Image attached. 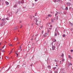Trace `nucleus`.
Returning a JSON list of instances; mask_svg holds the SVG:
<instances>
[{
	"label": "nucleus",
	"instance_id": "obj_1",
	"mask_svg": "<svg viewBox=\"0 0 73 73\" xmlns=\"http://www.w3.org/2000/svg\"><path fill=\"white\" fill-rule=\"evenodd\" d=\"M34 22L37 25H39L41 23L40 21H38V19L37 18H35L34 19Z\"/></svg>",
	"mask_w": 73,
	"mask_h": 73
},
{
	"label": "nucleus",
	"instance_id": "obj_2",
	"mask_svg": "<svg viewBox=\"0 0 73 73\" xmlns=\"http://www.w3.org/2000/svg\"><path fill=\"white\" fill-rule=\"evenodd\" d=\"M66 4L68 5V6H70L71 4L70 3L68 2Z\"/></svg>",
	"mask_w": 73,
	"mask_h": 73
},
{
	"label": "nucleus",
	"instance_id": "obj_3",
	"mask_svg": "<svg viewBox=\"0 0 73 73\" xmlns=\"http://www.w3.org/2000/svg\"><path fill=\"white\" fill-rule=\"evenodd\" d=\"M52 50H54V49L55 48V46H52Z\"/></svg>",
	"mask_w": 73,
	"mask_h": 73
},
{
	"label": "nucleus",
	"instance_id": "obj_4",
	"mask_svg": "<svg viewBox=\"0 0 73 73\" xmlns=\"http://www.w3.org/2000/svg\"><path fill=\"white\" fill-rule=\"evenodd\" d=\"M5 58H6V60H9V57L7 56H6L5 57Z\"/></svg>",
	"mask_w": 73,
	"mask_h": 73
},
{
	"label": "nucleus",
	"instance_id": "obj_5",
	"mask_svg": "<svg viewBox=\"0 0 73 73\" xmlns=\"http://www.w3.org/2000/svg\"><path fill=\"white\" fill-rule=\"evenodd\" d=\"M5 3L7 4V5H9V3L8 2L6 1Z\"/></svg>",
	"mask_w": 73,
	"mask_h": 73
},
{
	"label": "nucleus",
	"instance_id": "obj_6",
	"mask_svg": "<svg viewBox=\"0 0 73 73\" xmlns=\"http://www.w3.org/2000/svg\"><path fill=\"white\" fill-rule=\"evenodd\" d=\"M68 57H69V58H70L71 59H72V58H71V56L69 55Z\"/></svg>",
	"mask_w": 73,
	"mask_h": 73
},
{
	"label": "nucleus",
	"instance_id": "obj_7",
	"mask_svg": "<svg viewBox=\"0 0 73 73\" xmlns=\"http://www.w3.org/2000/svg\"><path fill=\"white\" fill-rule=\"evenodd\" d=\"M24 3V1L23 0H22V1H21V3L22 4H23V3Z\"/></svg>",
	"mask_w": 73,
	"mask_h": 73
},
{
	"label": "nucleus",
	"instance_id": "obj_8",
	"mask_svg": "<svg viewBox=\"0 0 73 73\" xmlns=\"http://www.w3.org/2000/svg\"><path fill=\"white\" fill-rule=\"evenodd\" d=\"M5 20V18H4V19H2L1 21H4V20Z\"/></svg>",
	"mask_w": 73,
	"mask_h": 73
},
{
	"label": "nucleus",
	"instance_id": "obj_9",
	"mask_svg": "<svg viewBox=\"0 0 73 73\" xmlns=\"http://www.w3.org/2000/svg\"><path fill=\"white\" fill-rule=\"evenodd\" d=\"M48 16L50 17H52V15H48Z\"/></svg>",
	"mask_w": 73,
	"mask_h": 73
},
{
	"label": "nucleus",
	"instance_id": "obj_10",
	"mask_svg": "<svg viewBox=\"0 0 73 73\" xmlns=\"http://www.w3.org/2000/svg\"><path fill=\"white\" fill-rule=\"evenodd\" d=\"M57 36V34L56 33H55L54 36Z\"/></svg>",
	"mask_w": 73,
	"mask_h": 73
},
{
	"label": "nucleus",
	"instance_id": "obj_11",
	"mask_svg": "<svg viewBox=\"0 0 73 73\" xmlns=\"http://www.w3.org/2000/svg\"><path fill=\"white\" fill-rule=\"evenodd\" d=\"M48 68L50 69V68H51V66H48Z\"/></svg>",
	"mask_w": 73,
	"mask_h": 73
},
{
	"label": "nucleus",
	"instance_id": "obj_12",
	"mask_svg": "<svg viewBox=\"0 0 73 73\" xmlns=\"http://www.w3.org/2000/svg\"><path fill=\"white\" fill-rule=\"evenodd\" d=\"M17 7V5H15L14 6V7Z\"/></svg>",
	"mask_w": 73,
	"mask_h": 73
},
{
	"label": "nucleus",
	"instance_id": "obj_13",
	"mask_svg": "<svg viewBox=\"0 0 73 73\" xmlns=\"http://www.w3.org/2000/svg\"><path fill=\"white\" fill-rule=\"evenodd\" d=\"M17 29V27H15V29L17 30V29Z\"/></svg>",
	"mask_w": 73,
	"mask_h": 73
},
{
	"label": "nucleus",
	"instance_id": "obj_14",
	"mask_svg": "<svg viewBox=\"0 0 73 73\" xmlns=\"http://www.w3.org/2000/svg\"><path fill=\"white\" fill-rule=\"evenodd\" d=\"M51 22H53V19H51Z\"/></svg>",
	"mask_w": 73,
	"mask_h": 73
},
{
	"label": "nucleus",
	"instance_id": "obj_15",
	"mask_svg": "<svg viewBox=\"0 0 73 73\" xmlns=\"http://www.w3.org/2000/svg\"><path fill=\"white\" fill-rule=\"evenodd\" d=\"M8 45H9V46H12V44H9Z\"/></svg>",
	"mask_w": 73,
	"mask_h": 73
},
{
	"label": "nucleus",
	"instance_id": "obj_16",
	"mask_svg": "<svg viewBox=\"0 0 73 73\" xmlns=\"http://www.w3.org/2000/svg\"><path fill=\"white\" fill-rule=\"evenodd\" d=\"M66 11H67V10H68V7H66Z\"/></svg>",
	"mask_w": 73,
	"mask_h": 73
},
{
	"label": "nucleus",
	"instance_id": "obj_17",
	"mask_svg": "<svg viewBox=\"0 0 73 73\" xmlns=\"http://www.w3.org/2000/svg\"><path fill=\"white\" fill-rule=\"evenodd\" d=\"M43 33V31H42V32L41 33L42 35Z\"/></svg>",
	"mask_w": 73,
	"mask_h": 73
},
{
	"label": "nucleus",
	"instance_id": "obj_18",
	"mask_svg": "<svg viewBox=\"0 0 73 73\" xmlns=\"http://www.w3.org/2000/svg\"><path fill=\"white\" fill-rule=\"evenodd\" d=\"M53 69H54V70L55 69H56V67H54L53 68Z\"/></svg>",
	"mask_w": 73,
	"mask_h": 73
},
{
	"label": "nucleus",
	"instance_id": "obj_19",
	"mask_svg": "<svg viewBox=\"0 0 73 73\" xmlns=\"http://www.w3.org/2000/svg\"><path fill=\"white\" fill-rule=\"evenodd\" d=\"M21 26L20 28H21L22 27H23V26L22 25H21Z\"/></svg>",
	"mask_w": 73,
	"mask_h": 73
},
{
	"label": "nucleus",
	"instance_id": "obj_20",
	"mask_svg": "<svg viewBox=\"0 0 73 73\" xmlns=\"http://www.w3.org/2000/svg\"><path fill=\"white\" fill-rule=\"evenodd\" d=\"M21 45L20 46V48H19V49L20 50V49H21Z\"/></svg>",
	"mask_w": 73,
	"mask_h": 73
},
{
	"label": "nucleus",
	"instance_id": "obj_21",
	"mask_svg": "<svg viewBox=\"0 0 73 73\" xmlns=\"http://www.w3.org/2000/svg\"><path fill=\"white\" fill-rule=\"evenodd\" d=\"M63 36L64 37L65 36V35H63Z\"/></svg>",
	"mask_w": 73,
	"mask_h": 73
},
{
	"label": "nucleus",
	"instance_id": "obj_22",
	"mask_svg": "<svg viewBox=\"0 0 73 73\" xmlns=\"http://www.w3.org/2000/svg\"><path fill=\"white\" fill-rule=\"evenodd\" d=\"M64 56V54L63 53H62V57H63Z\"/></svg>",
	"mask_w": 73,
	"mask_h": 73
},
{
	"label": "nucleus",
	"instance_id": "obj_23",
	"mask_svg": "<svg viewBox=\"0 0 73 73\" xmlns=\"http://www.w3.org/2000/svg\"><path fill=\"white\" fill-rule=\"evenodd\" d=\"M45 34L46 35H48L49 34L48 33L47 34V33H45Z\"/></svg>",
	"mask_w": 73,
	"mask_h": 73
},
{
	"label": "nucleus",
	"instance_id": "obj_24",
	"mask_svg": "<svg viewBox=\"0 0 73 73\" xmlns=\"http://www.w3.org/2000/svg\"><path fill=\"white\" fill-rule=\"evenodd\" d=\"M69 65L72 66V63H70V64H69Z\"/></svg>",
	"mask_w": 73,
	"mask_h": 73
},
{
	"label": "nucleus",
	"instance_id": "obj_25",
	"mask_svg": "<svg viewBox=\"0 0 73 73\" xmlns=\"http://www.w3.org/2000/svg\"><path fill=\"white\" fill-rule=\"evenodd\" d=\"M50 32V30H48L47 31V32L48 33H49V32Z\"/></svg>",
	"mask_w": 73,
	"mask_h": 73
},
{
	"label": "nucleus",
	"instance_id": "obj_26",
	"mask_svg": "<svg viewBox=\"0 0 73 73\" xmlns=\"http://www.w3.org/2000/svg\"><path fill=\"white\" fill-rule=\"evenodd\" d=\"M56 40H55V39L54 40V42H56Z\"/></svg>",
	"mask_w": 73,
	"mask_h": 73
},
{
	"label": "nucleus",
	"instance_id": "obj_27",
	"mask_svg": "<svg viewBox=\"0 0 73 73\" xmlns=\"http://www.w3.org/2000/svg\"><path fill=\"white\" fill-rule=\"evenodd\" d=\"M38 34H37V35H35V36H38Z\"/></svg>",
	"mask_w": 73,
	"mask_h": 73
},
{
	"label": "nucleus",
	"instance_id": "obj_28",
	"mask_svg": "<svg viewBox=\"0 0 73 73\" xmlns=\"http://www.w3.org/2000/svg\"><path fill=\"white\" fill-rule=\"evenodd\" d=\"M71 52H73V50H71Z\"/></svg>",
	"mask_w": 73,
	"mask_h": 73
},
{
	"label": "nucleus",
	"instance_id": "obj_29",
	"mask_svg": "<svg viewBox=\"0 0 73 73\" xmlns=\"http://www.w3.org/2000/svg\"><path fill=\"white\" fill-rule=\"evenodd\" d=\"M15 54H17V56H18V54L16 52L15 53Z\"/></svg>",
	"mask_w": 73,
	"mask_h": 73
},
{
	"label": "nucleus",
	"instance_id": "obj_30",
	"mask_svg": "<svg viewBox=\"0 0 73 73\" xmlns=\"http://www.w3.org/2000/svg\"><path fill=\"white\" fill-rule=\"evenodd\" d=\"M2 52H5V51H4V50H2Z\"/></svg>",
	"mask_w": 73,
	"mask_h": 73
},
{
	"label": "nucleus",
	"instance_id": "obj_31",
	"mask_svg": "<svg viewBox=\"0 0 73 73\" xmlns=\"http://www.w3.org/2000/svg\"><path fill=\"white\" fill-rule=\"evenodd\" d=\"M49 29H50V30L52 29V27H51V28H49Z\"/></svg>",
	"mask_w": 73,
	"mask_h": 73
},
{
	"label": "nucleus",
	"instance_id": "obj_32",
	"mask_svg": "<svg viewBox=\"0 0 73 73\" xmlns=\"http://www.w3.org/2000/svg\"><path fill=\"white\" fill-rule=\"evenodd\" d=\"M43 27V26H41V27H40V28H42Z\"/></svg>",
	"mask_w": 73,
	"mask_h": 73
},
{
	"label": "nucleus",
	"instance_id": "obj_33",
	"mask_svg": "<svg viewBox=\"0 0 73 73\" xmlns=\"http://www.w3.org/2000/svg\"><path fill=\"white\" fill-rule=\"evenodd\" d=\"M22 21H20V23H22Z\"/></svg>",
	"mask_w": 73,
	"mask_h": 73
},
{
	"label": "nucleus",
	"instance_id": "obj_34",
	"mask_svg": "<svg viewBox=\"0 0 73 73\" xmlns=\"http://www.w3.org/2000/svg\"><path fill=\"white\" fill-rule=\"evenodd\" d=\"M57 13H56L55 15V16H56L57 15Z\"/></svg>",
	"mask_w": 73,
	"mask_h": 73
},
{
	"label": "nucleus",
	"instance_id": "obj_35",
	"mask_svg": "<svg viewBox=\"0 0 73 73\" xmlns=\"http://www.w3.org/2000/svg\"><path fill=\"white\" fill-rule=\"evenodd\" d=\"M34 35H33L32 36V37H34Z\"/></svg>",
	"mask_w": 73,
	"mask_h": 73
},
{
	"label": "nucleus",
	"instance_id": "obj_36",
	"mask_svg": "<svg viewBox=\"0 0 73 73\" xmlns=\"http://www.w3.org/2000/svg\"><path fill=\"white\" fill-rule=\"evenodd\" d=\"M37 13H35V15H37Z\"/></svg>",
	"mask_w": 73,
	"mask_h": 73
},
{
	"label": "nucleus",
	"instance_id": "obj_37",
	"mask_svg": "<svg viewBox=\"0 0 73 73\" xmlns=\"http://www.w3.org/2000/svg\"><path fill=\"white\" fill-rule=\"evenodd\" d=\"M16 39V38H15L14 39H13L14 40H15V39Z\"/></svg>",
	"mask_w": 73,
	"mask_h": 73
},
{
	"label": "nucleus",
	"instance_id": "obj_38",
	"mask_svg": "<svg viewBox=\"0 0 73 73\" xmlns=\"http://www.w3.org/2000/svg\"><path fill=\"white\" fill-rule=\"evenodd\" d=\"M12 52V51H11L10 52V53H9V54H10Z\"/></svg>",
	"mask_w": 73,
	"mask_h": 73
},
{
	"label": "nucleus",
	"instance_id": "obj_39",
	"mask_svg": "<svg viewBox=\"0 0 73 73\" xmlns=\"http://www.w3.org/2000/svg\"><path fill=\"white\" fill-rule=\"evenodd\" d=\"M18 3H20V1H19V2H18Z\"/></svg>",
	"mask_w": 73,
	"mask_h": 73
},
{
	"label": "nucleus",
	"instance_id": "obj_40",
	"mask_svg": "<svg viewBox=\"0 0 73 73\" xmlns=\"http://www.w3.org/2000/svg\"><path fill=\"white\" fill-rule=\"evenodd\" d=\"M50 73H52V71H51Z\"/></svg>",
	"mask_w": 73,
	"mask_h": 73
},
{
	"label": "nucleus",
	"instance_id": "obj_41",
	"mask_svg": "<svg viewBox=\"0 0 73 73\" xmlns=\"http://www.w3.org/2000/svg\"><path fill=\"white\" fill-rule=\"evenodd\" d=\"M38 0H35V1H37Z\"/></svg>",
	"mask_w": 73,
	"mask_h": 73
},
{
	"label": "nucleus",
	"instance_id": "obj_42",
	"mask_svg": "<svg viewBox=\"0 0 73 73\" xmlns=\"http://www.w3.org/2000/svg\"><path fill=\"white\" fill-rule=\"evenodd\" d=\"M48 18V17H46V19H47Z\"/></svg>",
	"mask_w": 73,
	"mask_h": 73
},
{
	"label": "nucleus",
	"instance_id": "obj_43",
	"mask_svg": "<svg viewBox=\"0 0 73 73\" xmlns=\"http://www.w3.org/2000/svg\"><path fill=\"white\" fill-rule=\"evenodd\" d=\"M4 46H3L2 47V48H4Z\"/></svg>",
	"mask_w": 73,
	"mask_h": 73
},
{
	"label": "nucleus",
	"instance_id": "obj_44",
	"mask_svg": "<svg viewBox=\"0 0 73 73\" xmlns=\"http://www.w3.org/2000/svg\"><path fill=\"white\" fill-rule=\"evenodd\" d=\"M13 49H14V48H13V49H12V50H11V51H12V52L13 50Z\"/></svg>",
	"mask_w": 73,
	"mask_h": 73
},
{
	"label": "nucleus",
	"instance_id": "obj_45",
	"mask_svg": "<svg viewBox=\"0 0 73 73\" xmlns=\"http://www.w3.org/2000/svg\"><path fill=\"white\" fill-rule=\"evenodd\" d=\"M10 68V67L9 68V69Z\"/></svg>",
	"mask_w": 73,
	"mask_h": 73
},
{
	"label": "nucleus",
	"instance_id": "obj_46",
	"mask_svg": "<svg viewBox=\"0 0 73 73\" xmlns=\"http://www.w3.org/2000/svg\"><path fill=\"white\" fill-rule=\"evenodd\" d=\"M19 42H18L17 44H17H19Z\"/></svg>",
	"mask_w": 73,
	"mask_h": 73
},
{
	"label": "nucleus",
	"instance_id": "obj_47",
	"mask_svg": "<svg viewBox=\"0 0 73 73\" xmlns=\"http://www.w3.org/2000/svg\"><path fill=\"white\" fill-rule=\"evenodd\" d=\"M50 27H52V25H50Z\"/></svg>",
	"mask_w": 73,
	"mask_h": 73
},
{
	"label": "nucleus",
	"instance_id": "obj_48",
	"mask_svg": "<svg viewBox=\"0 0 73 73\" xmlns=\"http://www.w3.org/2000/svg\"><path fill=\"white\" fill-rule=\"evenodd\" d=\"M46 36V35H44V37H45Z\"/></svg>",
	"mask_w": 73,
	"mask_h": 73
},
{
	"label": "nucleus",
	"instance_id": "obj_49",
	"mask_svg": "<svg viewBox=\"0 0 73 73\" xmlns=\"http://www.w3.org/2000/svg\"><path fill=\"white\" fill-rule=\"evenodd\" d=\"M23 44H21V46L23 45Z\"/></svg>",
	"mask_w": 73,
	"mask_h": 73
},
{
	"label": "nucleus",
	"instance_id": "obj_50",
	"mask_svg": "<svg viewBox=\"0 0 73 73\" xmlns=\"http://www.w3.org/2000/svg\"><path fill=\"white\" fill-rule=\"evenodd\" d=\"M31 25H32V26H33V24H32Z\"/></svg>",
	"mask_w": 73,
	"mask_h": 73
},
{
	"label": "nucleus",
	"instance_id": "obj_51",
	"mask_svg": "<svg viewBox=\"0 0 73 73\" xmlns=\"http://www.w3.org/2000/svg\"><path fill=\"white\" fill-rule=\"evenodd\" d=\"M17 57H18V55H17Z\"/></svg>",
	"mask_w": 73,
	"mask_h": 73
},
{
	"label": "nucleus",
	"instance_id": "obj_52",
	"mask_svg": "<svg viewBox=\"0 0 73 73\" xmlns=\"http://www.w3.org/2000/svg\"><path fill=\"white\" fill-rule=\"evenodd\" d=\"M58 1H60V0H58Z\"/></svg>",
	"mask_w": 73,
	"mask_h": 73
},
{
	"label": "nucleus",
	"instance_id": "obj_53",
	"mask_svg": "<svg viewBox=\"0 0 73 73\" xmlns=\"http://www.w3.org/2000/svg\"><path fill=\"white\" fill-rule=\"evenodd\" d=\"M62 62H63V61H64V60H62Z\"/></svg>",
	"mask_w": 73,
	"mask_h": 73
},
{
	"label": "nucleus",
	"instance_id": "obj_54",
	"mask_svg": "<svg viewBox=\"0 0 73 73\" xmlns=\"http://www.w3.org/2000/svg\"><path fill=\"white\" fill-rule=\"evenodd\" d=\"M22 49H21V51H22Z\"/></svg>",
	"mask_w": 73,
	"mask_h": 73
},
{
	"label": "nucleus",
	"instance_id": "obj_55",
	"mask_svg": "<svg viewBox=\"0 0 73 73\" xmlns=\"http://www.w3.org/2000/svg\"><path fill=\"white\" fill-rule=\"evenodd\" d=\"M56 72L57 73V72H55V73H56Z\"/></svg>",
	"mask_w": 73,
	"mask_h": 73
},
{
	"label": "nucleus",
	"instance_id": "obj_56",
	"mask_svg": "<svg viewBox=\"0 0 73 73\" xmlns=\"http://www.w3.org/2000/svg\"><path fill=\"white\" fill-rule=\"evenodd\" d=\"M57 66V65H56V66Z\"/></svg>",
	"mask_w": 73,
	"mask_h": 73
},
{
	"label": "nucleus",
	"instance_id": "obj_57",
	"mask_svg": "<svg viewBox=\"0 0 73 73\" xmlns=\"http://www.w3.org/2000/svg\"><path fill=\"white\" fill-rule=\"evenodd\" d=\"M1 18H0V20H1Z\"/></svg>",
	"mask_w": 73,
	"mask_h": 73
},
{
	"label": "nucleus",
	"instance_id": "obj_58",
	"mask_svg": "<svg viewBox=\"0 0 73 73\" xmlns=\"http://www.w3.org/2000/svg\"><path fill=\"white\" fill-rule=\"evenodd\" d=\"M1 44V43H0V45Z\"/></svg>",
	"mask_w": 73,
	"mask_h": 73
},
{
	"label": "nucleus",
	"instance_id": "obj_59",
	"mask_svg": "<svg viewBox=\"0 0 73 73\" xmlns=\"http://www.w3.org/2000/svg\"><path fill=\"white\" fill-rule=\"evenodd\" d=\"M5 46V45H4V46H4H4Z\"/></svg>",
	"mask_w": 73,
	"mask_h": 73
},
{
	"label": "nucleus",
	"instance_id": "obj_60",
	"mask_svg": "<svg viewBox=\"0 0 73 73\" xmlns=\"http://www.w3.org/2000/svg\"><path fill=\"white\" fill-rule=\"evenodd\" d=\"M56 64H57V62L56 63Z\"/></svg>",
	"mask_w": 73,
	"mask_h": 73
},
{
	"label": "nucleus",
	"instance_id": "obj_61",
	"mask_svg": "<svg viewBox=\"0 0 73 73\" xmlns=\"http://www.w3.org/2000/svg\"><path fill=\"white\" fill-rule=\"evenodd\" d=\"M18 32H19V30H18Z\"/></svg>",
	"mask_w": 73,
	"mask_h": 73
},
{
	"label": "nucleus",
	"instance_id": "obj_62",
	"mask_svg": "<svg viewBox=\"0 0 73 73\" xmlns=\"http://www.w3.org/2000/svg\"><path fill=\"white\" fill-rule=\"evenodd\" d=\"M61 62V61H60V62Z\"/></svg>",
	"mask_w": 73,
	"mask_h": 73
},
{
	"label": "nucleus",
	"instance_id": "obj_63",
	"mask_svg": "<svg viewBox=\"0 0 73 73\" xmlns=\"http://www.w3.org/2000/svg\"><path fill=\"white\" fill-rule=\"evenodd\" d=\"M15 63V62H14L13 63Z\"/></svg>",
	"mask_w": 73,
	"mask_h": 73
},
{
	"label": "nucleus",
	"instance_id": "obj_64",
	"mask_svg": "<svg viewBox=\"0 0 73 73\" xmlns=\"http://www.w3.org/2000/svg\"><path fill=\"white\" fill-rule=\"evenodd\" d=\"M2 4L3 5V3H2Z\"/></svg>",
	"mask_w": 73,
	"mask_h": 73
}]
</instances>
